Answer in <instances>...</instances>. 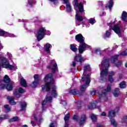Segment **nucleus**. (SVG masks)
I'll return each mask as SVG.
<instances>
[{
  "instance_id": "f257e3e1",
  "label": "nucleus",
  "mask_w": 127,
  "mask_h": 127,
  "mask_svg": "<svg viewBox=\"0 0 127 127\" xmlns=\"http://www.w3.org/2000/svg\"><path fill=\"white\" fill-rule=\"evenodd\" d=\"M44 82L51 81L50 82L46 83L45 85L42 86V91L46 90L47 92H50L52 96L56 98L57 97V91H56V86L54 84V81L52 78V73H49L45 76L44 78Z\"/></svg>"
},
{
  "instance_id": "f03ea898",
  "label": "nucleus",
  "mask_w": 127,
  "mask_h": 127,
  "mask_svg": "<svg viewBox=\"0 0 127 127\" xmlns=\"http://www.w3.org/2000/svg\"><path fill=\"white\" fill-rule=\"evenodd\" d=\"M99 67L100 69H101L99 82L104 83L107 81V76L108 75L109 67H110L109 59H104L101 64L99 65Z\"/></svg>"
},
{
  "instance_id": "7ed1b4c3",
  "label": "nucleus",
  "mask_w": 127,
  "mask_h": 127,
  "mask_svg": "<svg viewBox=\"0 0 127 127\" xmlns=\"http://www.w3.org/2000/svg\"><path fill=\"white\" fill-rule=\"evenodd\" d=\"M78 0H74V9L76 10V15H75V18L78 20V21L76 22V25H80V23L79 21H83L84 18L83 17L77 12L78 11V9H79V12H83L84 11V6H83V2H80V3H78Z\"/></svg>"
},
{
  "instance_id": "20e7f679",
  "label": "nucleus",
  "mask_w": 127,
  "mask_h": 127,
  "mask_svg": "<svg viewBox=\"0 0 127 127\" xmlns=\"http://www.w3.org/2000/svg\"><path fill=\"white\" fill-rule=\"evenodd\" d=\"M108 25L109 26L110 29L109 30L106 31L104 34V38L105 39L111 37V29H112L115 33L118 34L119 37L122 36V35H121V28H120L119 25L115 24V22L110 23Z\"/></svg>"
},
{
  "instance_id": "39448f33",
  "label": "nucleus",
  "mask_w": 127,
  "mask_h": 127,
  "mask_svg": "<svg viewBox=\"0 0 127 127\" xmlns=\"http://www.w3.org/2000/svg\"><path fill=\"white\" fill-rule=\"evenodd\" d=\"M75 40L80 43L78 47L79 53L82 54V53H83V52H84V51H85L87 48H90V46L84 42L85 38H84L81 34H79L76 35L75 36Z\"/></svg>"
},
{
  "instance_id": "423d86ee",
  "label": "nucleus",
  "mask_w": 127,
  "mask_h": 127,
  "mask_svg": "<svg viewBox=\"0 0 127 127\" xmlns=\"http://www.w3.org/2000/svg\"><path fill=\"white\" fill-rule=\"evenodd\" d=\"M91 67L90 65L86 64L83 69V76L82 77V81L85 83H90L91 82Z\"/></svg>"
},
{
  "instance_id": "0eeeda50",
  "label": "nucleus",
  "mask_w": 127,
  "mask_h": 127,
  "mask_svg": "<svg viewBox=\"0 0 127 127\" xmlns=\"http://www.w3.org/2000/svg\"><path fill=\"white\" fill-rule=\"evenodd\" d=\"M111 87H112V85L108 84L107 89L104 90L101 93H99L98 97L99 99L97 103H102L103 104L104 102H107L108 101V97H106V96L108 92L111 91Z\"/></svg>"
},
{
  "instance_id": "6e6552de",
  "label": "nucleus",
  "mask_w": 127,
  "mask_h": 127,
  "mask_svg": "<svg viewBox=\"0 0 127 127\" xmlns=\"http://www.w3.org/2000/svg\"><path fill=\"white\" fill-rule=\"evenodd\" d=\"M37 39L38 41H40L44 37V35L46 34V30L43 27L41 28L39 30L35 32Z\"/></svg>"
},
{
  "instance_id": "1a4fd4ad",
  "label": "nucleus",
  "mask_w": 127,
  "mask_h": 127,
  "mask_svg": "<svg viewBox=\"0 0 127 127\" xmlns=\"http://www.w3.org/2000/svg\"><path fill=\"white\" fill-rule=\"evenodd\" d=\"M0 64L3 68H6V69L12 68V65L9 64V62H8V60H7L6 58L3 57L1 58Z\"/></svg>"
},
{
  "instance_id": "9d476101",
  "label": "nucleus",
  "mask_w": 127,
  "mask_h": 127,
  "mask_svg": "<svg viewBox=\"0 0 127 127\" xmlns=\"http://www.w3.org/2000/svg\"><path fill=\"white\" fill-rule=\"evenodd\" d=\"M77 62H83V58H82V56L79 55H77L74 57V61L72 62L71 64V66L72 67H75L76 65H77Z\"/></svg>"
},
{
  "instance_id": "9b49d317",
  "label": "nucleus",
  "mask_w": 127,
  "mask_h": 127,
  "mask_svg": "<svg viewBox=\"0 0 127 127\" xmlns=\"http://www.w3.org/2000/svg\"><path fill=\"white\" fill-rule=\"evenodd\" d=\"M48 69H51L53 72H55L57 70V64L55 60H52L50 61V65L48 66Z\"/></svg>"
},
{
  "instance_id": "f8f14e48",
  "label": "nucleus",
  "mask_w": 127,
  "mask_h": 127,
  "mask_svg": "<svg viewBox=\"0 0 127 127\" xmlns=\"http://www.w3.org/2000/svg\"><path fill=\"white\" fill-rule=\"evenodd\" d=\"M34 81L31 84L32 88H36L37 85L39 84V77L38 74H35L34 76Z\"/></svg>"
},
{
  "instance_id": "ddd939ff",
  "label": "nucleus",
  "mask_w": 127,
  "mask_h": 127,
  "mask_svg": "<svg viewBox=\"0 0 127 127\" xmlns=\"http://www.w3.org/2000/svg\"><path fill=\"white\" fill-rule=\"evenodd\" d=\"M64 3L65 4L66 6V9L67 11L68 12H70L72 11V7L71 6V4H70V3L69 2V1L68 0H62Z\"/></svg>"
},
{
  "instance_id": "4468645a",
  "label": "nucleus",
  "mask_w": 127,
  "mask_h": 127,
  "mask_svg": "<svg viewBox=\"0 0 127 127\" xmlns=\"http://www.w3.org/2000/svg\"><path fill=\"white\" fill-rule=\"evenodd\" d=\"M47 102H52V97L48 95L46 97L45 100L42 102V106L43 111H44V105L46 104V103H47Z\"/></svg>"
},
{
  "instance_id": "2eb2a0df",
  "label": "nucleus",
  "mask_w": 127,
  "mask_h": 127,
  "mask_svg": "<svg viewBox=\"0 0 127 127\" xmlns=\"http://www.w3.org/2000/svg\"><path fill=\"white\" fill-rule=\"evenodd\" d=\"M108 74V80L111 83H113L114 81V76L116 75V72L115 71H110Z\"/></svg>"
},
{
  "instance_id": "dca6fc26",
  "label": "nucleus",
  "mask_w": 127,
  "mask_h": 127,
  "mask_svg": "<svg viewBox=\"0 0 127 127\" xmlns=\"http://www.w3.org/2000/svg\"><path fill=\"white\" fill-rule=\"evenodd\" d=\"M120 110V108L118 107L117 109L114 111V110H112L109 112V116L110 119H112V118L114 117H116V114L119 112V110Z\"/></svg>"
},
{
  "instance_id": "f3484780",
  "label": "nucleus",
  "mask_w": 127,
  "mask_h": 127,
  "mask_svg": "<svg viewBox=\"0 0 127 127\" xmlns=\"http://www.w3.org/2000/svg\"><path fill=\"white\" fill-rule=\"evenodd\" d=\"M81 82H83V83H85V84L84 85H82L80 87V91H81V92H85V91H86V90H87V88H88V87H89V84H90V83H88L85 82V81H83V80H82V78H81Z\"/></svg>"
},
{
  "instance_id": "a211bd4d",
  "label": "nucleus",
  "mask_w": 127,
  "mask_h": 127,
  "mask_svg": "<svg viewBox=\"0 0 127 127\" xmlns=\"http://www.w3.org/2000/svg\"><path fill=\"white\" fill-rule=\"evenodd\" d=\"M87 120V117H86V115H82L80 121L79 122V125L82 126V125H84L85 124V122Z\"/></svg>"
},
{
  "instance_id": "6ab92c4d",
  "label": "nucleus",
  "mask_w": 127,
  "mask_h": 127,
  "mask_svg": "<svg viewBox=\"0 0 127 127\" xmlns=\"http://www.w3.org/2000/svg\"><path fill=\"white\" fill-rule=\"evenodd\" d=\"M52 47V46L49 43H47L46 45H45V50L48 54H50V49H51Z\"/></svg>"
},
{
  "instance_id": "aec40b11",
  "label": "nucleus",
  "mask_w": 127,
  "mask_h": 127,
  "mask_svg": "<svg viewBox=\"0 0 127 127\" xmlns=\"http://www.w3.org/2000/svg\"><path fill=\"white\" fill-rule=\"evenodd\" d=\"M7 100L9 101V103L10 105H15V104H16L15 102H14V98L12 96H7Z\"/></svg>"
},
{
  "instance_id": "412c9836",
  "label": "nucleus",
  "mask_w": 127,
  "mask_h": 127,
  "mask_svg": "<svg viewBox=\"0 0 127 127\" xmlns=\"http://www.w3.org/2000/svg\"><path fill=\"white\" fill-rule=\"evenodd\" d=\"M70 119V114L67 113L66 115H65L64 120L65 121V125L64 127H68V123L67 121Z\"/></svg>"
},
{
  "instance_id": "4be33fe9",
  "label": "nucleus",
  "mask_w": 127,
  "mask_h": 127,
  "mask_svg": "<svg viewBox=\"0 0 127 127\" xmlns=\"http://www.w3.org/2000/svg\"><path fill=\"white\" fill-rule=\"evenodd\" d=\"M68 92L69 94H70V95H78L79 91L77 89H70Z\"/></svg>"
},
{
  "instance_id": "5701e85b",
  "label": "nucleus",
  "mask_w": 127,
  "mask_h": 127,
  "mask_svg": "<svg viewBox=\"0 0 127 127\" xmlns=\"http://www.w3.org/2000/svg\"><path fill=\"white\" fill-rule=\"evenodd\" d=\"M120 123L122 126H127V116L122 119Z\"/></svg>"
},
{
  "instance_id": "b1692460",
  "label": "nucleus",
  "mask_w": 127,
  "mask_h": 127,
  "mask_svg": "<svg viewBox=\"0 0 127 127\" xmlns=\"http://www.w3.org/2000/svg\"><path fill=\"white\" fill-rule=\"evenodd\" d=\"M13 85V82H10L9 84L6 85V89L7 91H11L12 90V85Z\"/></svg>"
},
{
  "instance_id": "393cba45",
  "label": "nucleus",
  "mask_w": 127,
  "mask_h": 127,
  "mask_svg": "<svg viewBox=\"0 0 127 127\" xmlns=\"http://www.w3.org/2000/svg\"><path fill=\"white\" fill-rule=\"evenodd\" d=\"M127 13L126 11H123L122 14V19L123 21H127Z\"/></svg>"
},
{
  "instance_id": "a878e982",
  "label": "nucleus",
  "mask_w": 127,
  "mask_h": 127,
  "mask_svg": "<svg viewBox=\"0 0 127 127\" xmlns=\"http://www.w3.org/2000/svg\"><path fill=\"white\" fill-rule=\"evenodd\" d=\"M20 84L22 87H27V84H26V81L23 78L20 79Z\"/></svg>"
},
{
  "instance_id": "bb28decb",
  "label": "nucleus",
  "mask_w": 127,
  "mask_h": 127,
  "mask_svg": "<svg viewBox=\"0 0 127 127\" xmlns=\"http://www.w3.org/2000/svg\"><path fill=\"white\" fill-rule=\"evenodd\" d=\"M113 95L115 97H118L120 95V90L119 88H116L113 92Z\"/></svg>"
},
{
  "instance_id": "cd10ccee",
  "label": "nucleus",
  "mask_w": 127,
  "mask_h": 127,
  "mask_svg": "<svg viewBox=\"0 0 127 127\" xmlns=\"http://www.w3.org/2000/svg\"><path fill=\"white\" fill-rule=\"evenodd\" d=\"M119 58V55H116L115 56H113L111 58V62L112 63H115L118 60V58Z\"/></svg>"
},
{
  "instance_id": "c85d7f7f",
  "label": "nucleus",
  "mask_w": 127,
  "mask_h": 127,
  "mask_svg": "<svg viewBox=\"0 0 127 127\" xmlns=\"http://www.w3.org/2000/svg\"><path fill=\"white\" fill-rule=\"evenodd\" d=\"M3 81L4 83H9L10 82V78L7 75H5L3 78Z\"/></svg>"
},
{
  "instance_id": "c756f323",
  "label": "nucleus",
  "mask_w": 127,
  "mask_h": 127,
  "mask_svg": "<svg viewBox=\"0 0 127 127\" xmlns=\"http://www.w3.org/2000/svg\"><path fill=\"white\" fill-rule=\"evenodd\" d=\"M7 119H9V116L7 115H3L0 116V121H3V120Z\"/></svg>"
},
{
  "instance_id": "7c9ffc66",
  "label": "nucleus",
  "mask_w": 127,
  "mask_h": 127,
  "mask_svg": "<svg viewBox=\"0 0 127 127\" xmlns=\"http://www.w3.org/2000/svg\"><path fill=\"white\" fill-rule=\"evenodd\" d=\"M70 48L71 51H73V52H76V51L78 50V49H77V47L75 46V45L71 44L70 46Z\"/></svg>"
},
{
  "instance_id": "2f4dec72",
  "label": "nucleus",
  "mask_w": 127,
  "mask_h": 127,
  "mask_svg": "<svg viewBox=\"0 0 127 127\" xmlns=\"http://www.w3.org/2000/svg\"><path fill=\"white\" fill-rule=\"evenodd\" d=\"M113 5H114V1L113 0H110L108 5H107L106 7H108L110 8V9H111V8L113 7Z\"/></svg>"
},
{
  "instance_id": "473e14b6",
  "label": "nucleus",
  "mask_w": 127,
  "mask_h": 127,
  "mask_svg": "<svg viewBox=\"0 0 127 127\" xmlns=\"http://www.w3.org/2000/svg\"><path fill=\"white\" fill-rule=\"evenodd\" d=\"M111 126H113V127H116L118 126V123L116 122V120H115L114 119L111 120Z\"/></svg>"
},
{
  "instance_id": "72a5a7b5",
  "label": "nucleus",
  "mask_w": 127,
  "mask_h": 127,
  "mask_svg": "<svg viewBox=\"0 0 127 127\" xmlns=\"http://www.w3.org/2000/svg\"><path fill=\"white\" fill-rule=\"evenodd\" d=\"M21 109V111H23L25 108H26V103L25 102H21L20 103Z\"/></svg>"
},
{
  "instance_id": "f704fd0d",
  "label": "nucleus",
  "mask_w": 127,
  "mask_h": 127,
  "mask_svg": "<svg viewBox=\"0 0 127 127\" xmlns=\"http://www.w3.org/2000/svg\"><path fill=\"white\" fill-rule=\"evenodd\" d=\"M94 108H96V104L95 103H90L88 106V109L92 110V109H94Z\"/></svg>"
},
{
  "instance_id": "c9c22d12",
  "label": "nucleus",
  "mask_w": 127,
  "mask_h": 127,
  "mask_svg": "<svg viewBox=\"0 0 127 127\" xmlns=\"http://www.w3.org/2000/svg\"><path fill=\"white\" fill-rule=\"evenodd\" d=\"M91 120L94 123L97 122V116L95 115H91Z\"/></svg>"
},
{
  "instance_id": "e433bc0d",
  "label": "nucleus",
  "mask_w": 127,
  "mask_h": 127,
  "mask_svg": "<svg viewBox=\"0 0 127 127\" xmlns=\"http://www.w3.org/2000/svg\"><path fill=\"white\" fill-rule=\"evenodd\" d=\"M120 87L121 89H124L126 87V82L125 81L121 82L120 84Z\"/></svg>"
},
{
  "instance_id": "4c0bfd02",
  "label": "nucleus",
  "mask_w": 127,
  "mask_h": 127,
  "mask_svg": "<svg viewBox=\"0 0 127 127\" xmlns=\"http://www.w3.org/2000/svg\"><path fill=\"white\" fill-rule=\"evenodd\" d=\"M34 2V1H28L27 5L28 7H31V6H32V4H33Z\"/></svg>"
},
{
  "instance_id": "58836bf2",
  "label": "nucleus",
  "mask_w": 127,
  "mask_h": 127,
  "mask_svg": "<svg viewBox=\"0 0 127 127\" xmlns=\"http://www.w3.org/2000/svg\"><path fill=\"white\" fill-rule=\"evenodd\" d=\"M13 94L17 98H20V94L17 92V91L14 90L13 91Z\"/></svg>"
},
{
  "instance_id": "ea45409f",
  "label": "nucleus",
  "mask_w": 127,
  "mask_h": 127,
  "mask_svg": "<svg viewBox=\"0 0 127 127\" xmlns=\"http://www.w3.org/2000/svg\"><path fill=\"white\" fill-rule=\"evenodd\" d=\"M89 23L92 25L96 23V20H95V19H93V18L89 19Z\"/></svg>"
},
{
  "instance_id": "a19ab883",
  "label": "nucleus",
  "mask_w": 127,
  "mask_h": 127,
  "mask_svg": "<svg viewBox=\"0 0 127 127\" xmlns=\"http://www.w3.org/2000/svg\"><path fill=\"white\" fill-rule=\"evenodd\" d=\"M122 64H123V62H122L121 61H119L117 64H115V65L116 67H119L122 66Z\"/></svg>"
},
{
  "instance_id": "79ce46f5",
  "label": "nucleus",
  "mask_w": 127,
  "mask_h": 127,
  "mask_svg": "<svg viewBox=\"0 0 127 127\" xmlns=\"http://www.w3.org/2000/svg\"><path fill=\"white\" fill-rule=\"evenodd\" d=\"M3 89H6V85L0 83V89L2 90Z\"/></svg>"
},
{
  "instance_id": "37998d69",
  "label": "nucleus",
  "mask_w": 127,
  "mask_h": 127,
  "mask_svg": "<svg viewBox=\"0 0 127 127\" xmlns=\"http://www.w3.org/2000/svg\"><path fill=\"white\" fill-rule=\"evenodd\" d=\"M120 55H121V56H127V50L122 52L121 53H120Z\"/></svg>"
},
{
  "instance_id": "c03bdc74",
  "label": "nucleus",
  "mask_w": 127,
  "mask_h": 127,
  "mask_svg": "<svg viewBox=\"0 0 127 127\" xmlns=\"http://www.w3.org/2000/svg\"><path fill=\"white\" fill-rule=\"evenodd\" d=\"M4 108L6 110L7 112H10V108H9V106L8 105H4Z\"/></svg>"
},
{
  "instance_id": "a18cd8bd",
  "label": "nucleus",
  "mask_w": 127,
  "mask_h": 127,
  "mask_svg": "<svg viewBox=\"0 0 127 127\" xmlns=\"http://www.w3.org/2000/svg\"><path fill=\"white\" fill-rule=\"evenodd\" d=\"M17 120H18V117H14L12 119L10 120V122L11 123L12 122H16V121H17Z\"/></svg>"
},
{
  "instance_id": "49530a36",
  "label": "nucleus",
  "mask_w": 127,
  "mask_h": 127,
  "mask_svg": "<svg viewBox=\"0 0 127 127\" xmlns=\"http://www.w3.org/2000/svg\"><path fill=\"white\" fill-rule=\"evenodd\" d=\"M50 127H57V123H56V122L51 123L50 125Z\"/></svg>"
},
{
  "instance_id": "de8ad7c7",
  "label": "nucleus",
  "mask_w": 127,
  "mask_h": 127,
  "mask_svg": "<svg viewBox=\"0 0 127 127\" xmlns=\"http://www.w3.org/2000/svg\"><path fill=\"white\" fill-rule=\"evenodd\" d=\"M19 93L22 94V93H25V90L22 89L21 87L19 88L18 89Z\"/></svg>"
},
{
  "instance_id": "09e8293b",
  "label": "nucleus",
  "mask_w": 127,
  "mask_h": 127,
  "mask_svg": "<svg viewBox=\"0 0 127 127\" xmlns=\"http://www.w3.org/2000/svg\"><path fill=\"white\" fill-rule=\"evenodd\" d=\"M5 34V32L0 29V36H3Z\"/></svg>"
},
{
  "instance_id": "8fccbe9b",
  "label": "nucleus",
  "mask_w": 127,
  "mask_h": 127,
  "mask_svg": "<svg viewBox=\"0 0 127 127\" xmlns=\"http://www.w3.org/2000/svg\"><path fill=\"white\" fill-rule=\"evenodd\" d=\"M95 53H96V54L101 55V50H100V49H97L95 50Z\"/></svg>"
},
{
  "instance_id": "3c124183",
  "label": "nucleus",
  "mask_w": 127,
  "mask_h": 127,
  "mask_svg": "<svg viewBox=\"0 0 127 127\" xmlns=\"http://www.w3.org/2000/svg\"><path fill=\"white\" fill-rule=\"evenodd\" d=\"M51 2H53L54 4H56V3H58V0H49Z\"/></svg>"
},
{
  "instance_id": "603ef678",
  "label": "nucleus",
  "mask_w": 127,
  "mask_h": 127,
  "mask_svg": "<svg viewBox=\"0 0 127 127\" xmlns=\"http://www.w3.org/2000/svg\"><path fill=\"white\" fill-rule=\"evenodd\" d=\"M73 120H74V121H76V122H77L78 119H79V117H78V116L74 115L73 116Z\"/></svg>"
},
{
  "instance_id": "864d4df0",
  "label": "nucleus",
  "mask_w": 127,
  "mask_h": 127,
  "mask_svg": "<svg viewBox=\"0 0 127 127\" xmlns=\"http://www.w3.org/2000/svg\"><path fill=\"white\" fill-rule=\"evenodd\" d=\"M61 104H62L64 106H66V105H67V102H66V101L64 100L62 101Z\"/></svg>"
},
{
  "instance_id": "5fc2aeb1",
  "label": "nucleus",
  "mask_w": 127,
  "mask_h": 127,
  "mask_svg": "<svg viewBox=\"0 0 127 127\" xmlns=\"http://www.w3.org/2000/svg\"><path fill=\"white\" fill-rule=\"evenodd\" d=\"M7 55L8 57V58H11V57H12V55H11L10 53H7Z\"/></svg>"
},
{
  "instance_id": "6e6d98bb",
  "label": "nucleus",
  "mask_w": 127,
  "mask_h": 127,
  "mask_svg": "<svg viewBox=\"0 0 127 127\" xmlns=\"http://www.w3.org/2000/svg\"><path fill=\"white\" fill-rule=\"evenodd\" d=\"M101 116L102 117H106V116H107V113H106L105 112H103L102 113H101Z\"/></svg>"
},
{
  "instance_id": "4d7b16f0",
  "label": "nucleus",
  "mask_w": 127,
  "mask_h": 127,
  "mask_svg": "<svg viewBox=\"0 0 127 127\" xmlns=\"http://www.w3.org/2000/svg\"><path fill=\"white\" fill-rule=\"evenodd\" d=\"M10 69H13V70H16V69H17V66H16V65H12V68H10Z\"/></svg>"
},
{
  "instance_id": "13d9d810",
  "label": "nucleus",
  "mask_w": 127,
  "mask_h": 127,
  "mask_svg": "<svg viewBox=\"0 0 127 127\" xmlns=\"http://www.w3.org/2000/svg\"><path fill=\"white\" fill-rule=\"evenodd\" d=\"M96 90H94L91 92V95H96Z\"/></svg>"
},
{
  "instance_id": "bf43d9fd",
  "label": "nucleus",
  "mask_w": 127,
  "mask_h": 127,
  "mask_svg": "<svg viewBox=\"0 0 127 127\" xmlns=\"http://www.w3.org/2000/svg\"><path fill=\"white\" fill-rule=\"evenodd\" d=\"M32 117L35 119V120H37V117H36V115L33 114Z\"/></svg>"
},
{
  "instance_id": "052dcab7",
  "label": "nucleus",
  "mask_w": 127,
  "mask_h": 127,
  "mask_svg": "<svg viewBox=\"0 0 127 127\" xmlns=\"http://www.w3.org/2000/svg\"><path fill=\"white\" fill-rule=\"evenodd\" d=\"M31 124H32V125L33 126V127H35V126L36 125L35 123H34V122H33V121H31Z\"/></svg>"
},
{
  "instance_id": "680f3d73",
  "label": "nucleus",
  "mask_w": 127,
  "mask_h": 127,
  "mask_svg": "<svg viewBox=\"0 0 127 127\" xmlns=\"http://www.w3.org/2000/svg\"><path fill=\"white\" fill-rule=\"evenodd\" d=\"M0 48L2 49V48H3V47L2 46H1V44H0ZM1 58H2V57H0V60H1Z\"/></svg>"
},
{
  "instance_id": "e2e57ef3",
  "label": "nucleus",
  "mask_w": 127,
  "mask_h": 127,
  "mask_svg": "<svg viewBox=\"0 0 127 127\" xmlns=\"http://www.w3.org/2000/svg\"><path fill=\"white\" fill-rule=\"evenodd\" d=\"M103 51H104L105 52H108L109 49H106Z\"/></svg>"
},
{
  "instance_id": "0e129e2a",
  "label": "nucleus",
  "mask_w": 127,
  "mask_h": 127,
  "mask_svg": "<svg viewBox=\"0 0 127 127\" xmlns=\"http://www.w3.org/2000/svg\"><path fill=\"white\" fill-rule=\"evenodd\" d=\"M97 127H103V126H102L101 125H97Z\"/></svg>"
},
{
  "instance_id": "69168bd1",
  "label": "nucleus",
  "mask_w": 127,
  "mask_h": 127,
  "mask_svg": "<svg viewBox=\"0 0 127 127\" xmlns=\"http://www.w3.org/2000/svg\"><path fill=\"white\" fill-rule=\"evenodd\" d=\"M10 37H16V36L14 35H11V36H10Z\"/></svg>"
},
{
  "instance_id": "338daca9",
  "label": "nucleus",
  "mask_w": 127,
  "mask_h": 127,
  "mask_svg": "<svg viewBox=\"0 0 127 127\" xmlns=\"http://www.w3.org/2000/svg\"><path fill=\"white\" fill-rule=\"evenodd\" d=\"M22 127H28L27 126V125H23Z\"/></svg>"
},
{
  "instance_id": "774afa93",
  "label": "nucleus",
  "mask_w": 127,
  "mask_h": 127,
  "mask_svg": "<svg viewBox=\"0 0 127 127\" xmlns=\"http://www.w3.org/2000/svg\"><path fill=\"white\" fill-rule=\"evenodd\" d=\"M22 21H23V22H25V20H22Z\"/></svg>"
}]
</instances>
